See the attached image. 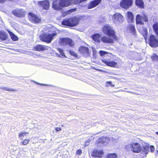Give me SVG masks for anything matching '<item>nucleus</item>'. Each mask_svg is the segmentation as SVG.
Returning a JSON list of instances; mask_svg holds the SVG:
<instances>
[{
	"label": "nucleus",
	"mask_w": 158,
	"mask_h": 158,
	"mask_svg": "<svg viewBox=\"0 0 158 158\" xmlns=\"http://www.w3.org/2000/svg\"><path fill=\"white\" fill-rule=\"evenodd\" d=\"M74 2V0H60L59 5L53 3L54 8L56 10H60L62 7H67L71 5Z\"/></svg>",
	"instance_id": "1"
},
{
	"label": "nucleus",
	"mask_w": 158,
	"mask_h": 158,
	"mask_svg": "<svg viewBox=\"0 0 158 158\" xmlns=\"http://www.w3.org/2000/svg\"><path fill=\"white\" fill-rule=\"evenodd\" d=\"M79 23L78 19L74 17L63 20L62 22V24L63 25L73 27L78 24Z\"/></svg>",
	"instance_id": "2"
},
{
	"label": "nucleus",
	"mask_w": 158,
	"mask_h": 158,
	"mask_svg": "<svg viewBox=\"0 0 158 158\" xmlns=\"http://www.w3.org/2000/svg\"><path fill=\"white\" fill-rule=\"evenodd\" d=\"M102 31L105 35L112 37L115 40L117 39V37L115 35L114 31L111 27L109 25L104 26L102 28Z\"/></svg>",
	"instance_id": "3"
},
{
	"label": "nucleus",
	"mask_w": 158,
	"mask_h": 158,
	"mask_svg": "<svg viewBox=\"0 0 158 158\" xmlns=\"http://www.w3.org/2000/svg\"><path fill=\"white\" fill-rule=\"evenodd\" d=\"M60 43L61 45H69L73 47L74 45V43L70 39L68 38H63L60 39Z\"/></svg>",
	"instance_id": "4"
},
{
	"label": "nucleus",
	"mask_w": 158,
	"mask_h": 158,
	"mask_svg": "<svg viewBox=\"0 0 158 158\" xmlns=\"http://www.w3.org/2000/svg\"><path fill=\"white\" fill-rule=\"evenodd\" d=\"M56 34L53 33L52 34H44L40 36L41 41L47 43H50Z\"/></svg>",
	"instance_id": "5"
},
{
	"label": "nucleus",
	"mask_w": 158,
	"mask_h": 158,
	"mask_svg": "<svg viewBox=\"0 0 158 158\" xmlns=\"http://www.w3.org/2000/svg\"><path fill=\"white\" fill-rule=\"evenodd\" d=\"M127 148H130L131 150L134 152L139 153L141 150L142 148L139 144L137 143H133L127 145Z\"/></svg>",
	"instance_id": "6"
},
{
	"label": "nucleus",
	"mask_w": 158,
	"mask_h": 158,
	"mask_svg": "<svg viewBox=\"0 0 158 158\" xmlns=\"http://www.w3.org/2000/svg\"><path fill=\"white\" fill-rule=\"evenodd\" d=\"M112 19L114 23L119 24L123 22L124 18L121 14L117 13L113 15Z\"/></svg>",
	"instance_id": "7"
},
{
	"label": "nucleus",
	"mask_w": 158,
	"mask_h": 158,
	"mask_svg": "<svg viewBox=\"0 0 158 158\" xmlns=\"http://www.w3.org/2000/svg\"><path fill=\"white\" fill-rule=\"evenodd\" d=\"M142 20L145 22H148V19L147 16L145 14H143L142 15L140 14L137 15L136 18V23L141 25L143 24L144 23Z\"/></svg>",
	"instance_id": "8"
},
{
	"label": "nucleus",
	"mask_w": 158,
	"mask_h": 158,
	"mask_svg": "<svg viewBox=\"0 0 158 158\" xmlns=\"http://www.w3.org/2000/svg\"><path fill=\"white\" fill-rule=\"evenodd\" d=\"M149 42L152 47L155 48L158 46V40L156 36L151 35L149 39Z\"/></svg>",
	"instance_id": "9"
},
{
	"label": "nucleus",
	"mask_w": 158,
	"mask_h": 158,
	"mask_svg": "<svg viewBox=\"0 0 158 158\" xmlns=\"http://www.w3.org/2000/svg\"><path fill=\"white\" fill-rule=\"evenodd\" d=\"M30 20L34 23H39L41 21V19L39 17L35 14L30 13L29 16Z\"/></svg>",
	"instance_id": "10"
},
{
	"label": "nucleus",
	"mask_w": 158,
	"mask_h": 158,
	"mask_svg": "<svg viewBox=\"0 0 158 158\" xmlns=\"http://www.w3.org/2000/svg\"><path fill=\"white\" fill-rule=\"evenodd\" d=\"M132 0H123L120 3L121 7L127 9L132 5Z\"/></svg>",
	"instance_id": "11"
},
{
	"label": "nucleus",
	"mask_w": 158,
	"mask_h": 158,
	"mask_svg": "<svg viewBox=\"0 0 158 158\" xmlns=\"http://www.w3.org/2000/svg\"><path fill=\"white\" fill-rule=\"evenodd\" d=\"M79 50L81 54L86 57L89 56L90 53L88 48L84 46L80 47Z\"/></svg>",
	"instance_id": "12"
},
{
	"label": "nucleus",
	"mask_w": 158,
	"mask_h": 158,
	"mask_svg": "<svg viewBox=\"0 0 158 158\" xmlns=\"http://www.w3.org/2000/svg\"><path fill=\"white\" fill-rule=\"evenodd\" d=\"M12 14L16 17H22L24 15V11L23 9H17L13 10Z\"/></svg>",
	"instance_id": "13"
},
{
	"label": "nucleus",
	"mask_w": 158,
	"mask_h": 158,
	"mask_svg": "<svg viewBox=\"0 0 158 158\" xmlns=\"http://www.w3.org/2000/svg\"><path fill=\"white\" fill-rule=\"evenodd\" d=\"M103 153V152L102 150H98L95 149L92 152V156L95 157H101L102 156Z\"/></svg>",
	"instance_id": "14"
},
{
	"label": "nucleus",
	"mask_w": 158,
	"mask_h": 158,
	"mask_svg": "<svg viewBox=\"0 0 158 158\" xmlns=\"http://www.w3.org/2000/svg\"><path fill=\"white\" fill-rule=\"evenodd\" d=\"M38 4L41 6L44 9L48 10L49 6V3L48 0L39 1Z\"/></svg>",
	"instance_id": "15"
},
{
	"label": "nucleus",
	"mask_w": 158,
	"mask_h": 158,
	"mask_svg": "<svg viewBox=\"0 0 158 158\" xmlns=\"http://www.w3.org/2000/svg\"><path fill=\"white\" fill-rule=\"evenodd\" d=\"M112 38L110 36L109 37L104 36L101 38V40L105 43H113L114 42V39Z\"/></svg>",
	"instance_id": "16"
},
{
	"label": "nucleus",
	"mask_w": 158,
	"mask_h": 158,
	"mask_svg": "<svg viewBox=\"0 0 158 158\" xmlns=\"http://www.w3.org/2000/svg\"><path fill=\"white\" fill-rule=\"evenodd\" d=\"M110 139L108 138L102 137L98 140V144L102 143L104 145H107L109 142Z\"/></svg>",
	"instance_id": "17"
},
{
	"label": "nucleus",
	"mask_w": 158,
	"mask_h": 158,
	"mask_svg": "<svg viewBox=\"0 0 158 158\" xmlns=\"http://www.w3.org/2000/svg\"><path fill=\"white\" fill-rule=\"evenodd\" d=\"M101 2V0H95L91 2L88 6V9H92L99 4Z\"/></svg>",
	"instance_id": "18"
},
{
	"label": "nucleus",
	"mask_w": 158,
	"mask_h": 158,
	"mask_svg": "<svg viewBox=\"0 0 158 158\" xmlns=\"http://www.w3.org/2000/svg\"><path fill=\"white\" fill-rule=\"evenodd\" d=\"M34 48L37 51H44L47 50L48 47L42 45H38L35 46Z\"/></svg>",
	"instance_id": "19"
},
{
	"label": "nucleus",
	"mask_w": 158,
	"mask_h": 158,
	"mask_svg": "<svg viewBox=\"0 0 158 158\" xmlns=\"http://www.w3.org/2000/svg\"><path fill=\"white\" fill-rule=\"evenodd\" d=\"M103 61L107 66L112 67H116L117 66V63L112 60L107 61L104 60Z\"/></svg>",
	"instance_id": "20"
},
{
	"label": "nucleus",
	"mask_w": 158,
	"mask_h": 158,
	"mask_svg": "<svg viewBox=\"0 0 158 158\" xmlns=\"http://www.w3.org/2000/svg\"><path fill=\"white\" fill-rule=\"evenodd\" d=\"M92 38L94 41L97 43H99L101 41L100 35L99 34H96L93 35Z\"/></svg>",
	"instance_id": "21"
},
{
	"label": "nucleus",
	"mask_w": 158,
	"mask_h": 158,
	"mask_svg": "<svg viewBox=\"0 0 158 158\" xmlns=\"http://www.w3.org/2000/svg\"><path fill=\"white\" fill-rule=\"evenodd\" d=\"M127 15L128 22L130 23L133 22L134 20L133 13L131 12H128L127 13Z\"/></svg>",
	"instance_id": "22"
},
{
	"label": "nucleus",
	"mask_w": 158,
	"mask_h": 158,
	"mask_svg": "<svg viewBox=\"0 0 158 158\" xmlns=\"http://www.w3.org/2000/svg\"><path fill=\"white\" fill-rule=\"evenodd\" d=\"M130 31L133 35H135L136 34V31L134 26L130 25L128 27Z\"/></svg>",
	"instance_id": "23"
},
{
	"label": "nucleus",
	"mask_w": 158,
	"mask_h": 158,
	"mask_svg": "<svg viewBox=\"0 0 158 158\" xmlns=\"http://www.w3.org/2000/svg\"><path fill=\"white\" fill-rule=\"evenodd\" d=\"M7 35L6 33L0 31V39L5 40L7 39Z\"/></svg>",
	"instance_id": "24"
},
{
	"label": "nucleus",
	"mask_w": 158,
	"mask_h": 158,
	"mask_svg": "<svg viewBox=\"0 0 158 158\" xmlns=\"http://www.w3.org/2000/svg\"><path fill=\"white\" fill-rule=\"evenodd\" d=\"M135 4L136 5L141 7H143V3L142 0H136Z\"/></svg>",
	"instance_id": "25"
},
{
	"label": "nucleus",
	"mask_w": 158,
	"mask_h": 158,
	"mask_svg": "<svg viewBox=\"0 0 158 158\" xmlns=\"http://www.w3.org/2000/svg\"><path fill=\"white\" fill-rule=\"evenodd\" d=\"M142 34L145 39L146 40L148 35V31L146 28H143Z\"/></svg>",
	"instance_id": "26"
},
{
	"label": "nucleus",
	"mask_w": 158,
	"mask_h": 158,
	"mask_svg": "<svg viewBox=\"0 0 158 158\" xmlns=\"http://www.w3.org/2000/svg\"><path fill=\"white\" fill-rule=\"evenodd\" d=\"M154 31L158 36V23H156L153 26Z\"/></svg>",
	"instance_id": "27"
},
{
	"label": "nucleus",
	"mask_w": 158,
	"mask_h": 158,
	"mask_svg": "<svg viewBox=\"0 0 158 158\" xmlns=\"http://www.w3.org/2000/svg\"><path fill=\"white\" fill-rule=\"evenodd\" d=\"M9 34L11 36V39L14 41H17L18 40L17 37L12 32L10 31Z\"/></svg>",
	"instance_id": "28"
},
{
	"label": "nucleus",
	"mask_w": 158,
	"mask_h": 158,
	"mask_svg": "<svg viewBox=\"0 0 158 158\" xmlns=\"http://www.w3.org/2000/svg\"><path fill=\"white\" fill-rule=\"evenodd\" d=\"M149 149V148L148 146L145 147L143 148L142 151L145 153V155L143 156V157H145L146 156V154L148 153Z\"/></svg>",
	"instance_id": "29"
},
{
	"label": "nucleus",
	"mask_w": 158,
	"mask_h": 158,
	"mask_svg": "<svg viewBox=\"0 0 158 158\" xmlns=\"http://www.w3.org/2000/svg\"><path fill=\"white\" fill-rule=\"evenodd\" d=\"M0 88L1 89H3L4 90L7 91H15V90H14L13 89H11L10 88L7 87H0Z\"/></svg>",
	"instance_id": "30"
},
{
	"label": "nucleus",
	"mask_w": 158,
	"mask_h": 158,
	"mask_svg": "<svg viewBox=\"0 0 158 158\" xmlns=\"http://www.w3.org/2000/svg\"><path fill=\"white\" fill-rule=\"evenodd\" d=\"M76 9H72L70 10H69L65 12L63 14V16H64L66 15H67L68 14H70L71 13H72V12H73L74 11H75Z\"/></svg>",
	"instance_id": "31"
},
{
	"label": "nucleus",
	"mask_w": 158,
	"mask_h": 158,
	"mask_svg": "<svg viewBox=\"0 0 158 158\" xmlns=\"http://www.w3.org/2000/svg\"><path fill=\"white\" fill-rule=\"evenodd\" d=\"M29 133L27 132H25L23 133H20L19 134V137L21 139H23V137L26 135L27 134H28Z\"/></svg>",
	"instance_id": "32"
},
{
	"label": "nucleus",
	"mask_w": 158,
	"mask_h": 158,
	"mask_svg": "<svg viewBox=\"0 0 158 158\" xmlns=\"http://www.w3.org/2000/svg\"><path fill=\"white\" fill-rule=\"evenodd\" d=\"M30 141V140L29 139H25L23 142H21L20 144L21 145H26L29 143Z\"/></svg>",
	"instance_id": "33"
},
{
	"label": "nucleus",
	"mask_w": 158,
	"mask_h": 158,
	"mask_svg": "<svg viewBox=\"0 0 158 158\" xmlns=\"http://www.w3.org/2000/svg\"><path fill=\"white\" fill-rule=\"evenodd\" d=\"M117 156V155L115 153L110 154L107 156V158H115Z\"/></svg>",
	"instance_id": "34"
},
{
	"label": "nucleus",
	"mask_w": 158,
	"mask_h": 158,
	"mask_svg": "<svg viewBox=\"0 0 158 158\" xmlns=\"http://www.w3.org/2000/svg\"><path fill=\"white\" fill-rule=\"evenodd\" d=\"M151 58L153 60H157L158 61V56L155 54H153Z\"/></svg>",
	"instance_id": "35"
},
{
	"label": "nucleus",
	"mask_w": 158,
	"mask_h": 158,
	"mask_svg": "<svg viewBox=\"0 0 158 158\" xmlns=\"http://www.w3.org/2000/svg\"><path fill=\"white\" fill-rule=\"evenodd\" d=\"M69 52L70 54L72 56H76L77 54L73 51L69 50Z\"/></svg>",
	"instance_id": "36"
},
{
	"label": "nucleus",
	"mask_w": 158,
	"mask_h": 158,
	"mask_svg": "<svg viewBox=\"0 0 158 158\" xmlns=\"http://www.w3.org/2000/svg\"><path fill=\"white\" fill-rule=\"evenodd\" d=\"M58 51L60 52V54L62 56H64V53L63 52V51L62 49L60 48L58 49Z\"/></svg>",
	"instance_id": "37"
},
{
	"label": "nucleus",
	"mask_w": 158,
	"mask_h": 158,
	"mask_svg": "<svg viewBox=\"0 0 158 158\" xmlns=\"http://www.w3.org/2000/svg\"><path fill=\"white\" fill-rule=\"evenodd\" d=\"M99 53L100 54V55L101 56H103L105 54H107V53L106 52L102 51H101L99 52Z\"/></svg>",
	"instance_id": "38"
},
{
	"label": "nucleus",
	"mask_w": 158,
	"mask_h": 158,
	"mask_svg": "<svg viewBox=\"0 0 158 158\" xmlns=\"http://www.w3.org/2000/svg\"><path fill=\"white\" fill-rule=\"evenodd\" d=\"M82 153V150L81 149H79L78 150H77L76 152V153L77 154L81 155V154Z\"/></svg>",
	"instance_id": "39"
},
{
	"label": "nucleus",
	"mask_w": 158,
	"mask_h": 158,
	"mask_svg": "<svg viewBox=\"0 0 158 158\" xmlns=\"http://www.w3.org/2000/svg\"><path fill=\"white\" fill-rule=\"evenodd\" d=\"M150 151L152 152H154V150H155V148L153 146H150Z\"/></svg>",
	"instance_id": "40"
},
{
	"label": "nucleus",
	"mask_w": 158,
	"mask_h": 158,
	"mask_svg": "<svg viewBox=\"0 0 158 158\" xmlns=\"http://www.w3.org/2000/svg\"><path fill=\"white\" fill-rule=\"evenodd\" d=\"M110 140L111 141H112L113 142H114V143L117 142V140L116 139L114 138H111Z\"/></svg>",
	"instance_id": "41"
},
{
	"label": "nucleus",
	"mask_w": 158,
	"mask_h": 158,
	"mask_svg": "<svg viewBox=\"0 0 158 158\" xmlns=\"http://www.w3.org/2000/svg\"><path fill=\"white\" fill-rule=\"evenodd\" d=\"M112 82L111 81H108L106 82V86L107 87H108L109 86V85H111L112 84Z\"/></svg>",
	"instance_id": "42"
},
{
	"label": "nucleus",
	"mask_w": 158,
	"mask_h": 158,
	"mask_svg": "<svg viewBox=\"0 0 158 158\" xmlns=\"http://www.w3.org/2000/svg\"><path fill=\"white\" fill-rule=\"evenodd\" d=\"M61 130V128L60 127H56L55 129V130L56 131H59Z\"/></svg>",
	"instance_id": "43"
},
{
	"label": "nucleus",
	"mask_w": 158,
	"mask_h": 158,
	"mask_svg": "<svg viewBox=\"0 0 158 158\" xmlns=\"http://www.w3.org/2000/svg\"><path fill=\"white\" fill-rule=\"evenodd\" d=\"M35 82V83L37 84H38V85H45V84H40V83H38L36 82Z\"/></svg>",
	"instance_id": "44"
},
{
	"label": "nucleus",
	"mask_w": 158,
	"mask_h": 158,
	"mask_svg": "<svg viewBox=\"0 0 158 158\" xmlns=\"http://www.w3.org/2000/svg\"><path fill=\"white\" fill-rule=\"evenodd\" d=\"M5 2V0H0V2L4 3Z\"/></svg>",
	"instance_id": "45"
},
{
	"label": "nucleus",
	"mask_w": 158,
	"mask_h": 158,
	"mask_svg": "<svg viewBox=\"0 0 158 158\" xmlns=\"http://www.w3.org/2000/svg\"><path fill=\"white\" fill-rule=\"evenodd\" d=\"M129 93L133 94H134L135 93L134 92H131V91H129Z\"/></svg>",
	"instance_id": "46"
},
{
	"label": "nucleus",
	"mask_w": 158,
	"mask_h": 158,
	"mask_svg": "<svg viewBox=\"0 0 158 158\" xmlns=\"http://www.w3.org/2000/svg\"><path fill=\"white\" fill-rule=\"evenodd\" d=\"M120 91H123V92H125V90H123V89H121Z\"/></svg>",
	"instance_id": "47"
},
{
	"label": "nucleus",
	"mask_w": 158,
	"mask_h": 158,
	"mask_svg": "<svg viewBox=\"0 0 158 158\" xmlns=\"http://www.w3.org/2000/svg\"><path fill=\"white\" fill-rule=\"evenodd\" d=\"M85 145L87 146L88 145V142H86L85 143Z\"/></svg>",
	"instance_id": "48"
},
{
	"label": "nucleus",
	"mask_w": 158,
	"mask_h": 158,
	"mask_svg": "<svg viewBox=\"0 0 158 158\" xmlns=\"http://www.w3.org/2000/svg\"><path fill=\"white\" fill-rule=\"evenodd\" d=\"M111 86H112V87H114V85H112V84H111Z\"/></svg>",
	"instance_id": "49"
},
{
	"label": "nucleus",
	"mask_w": 158,
	"mask_h": 158,
	"mask_svg": "<svg viewBox=\"0 0 158 158\" xmlns=\"http://www.w3.org/2000/svg\"><path fill=\"white\" fill-rule=\"evenodd\" d=\"M156 134L157 135H158V132H156Z\"/></svg>",
	"instance_id": "50"
},
{
	"label": "nucleus",
	"mask_w": 158,
	"mask_h": 158,
	"mask_svg": "<svg viewBox=\"0 0 158 158\" xmlns=\"http://www.w3.org/2000/svg\"><path fill=\"white\" fill-rule=\"evenodd\" d=\"M156 154L158 155V151H157L156 152Z\"/></svg>",
	"instance_id": "51"
},
{
	"label": "nucleus",
	"mask_w": 158,
	"mask_h": 158,
	"mask_svg": "<svg viewBox=\"0 0 158 158\" xmlns=\"http://www.w3.org/2000/svg\"><path fill=\"white\" fill-rule=\"evenodd\" d=\"M129 91H127L126 92H128V93H129Z\"/></svg>",
	"instance_id": "52"
},
{
	"label": "nucleus",
	"mask_w": 158,
	"mask_h": 158,
	"mask_svg": "<svg viewBox=\"0 0 158 158\" xmlns=\"http://www.w3.org/2000/svg\"><path fill=\"white\" fill-rule=\"evenodd\" d=\"M61 126H62V127H63V126H63V125H61Z\"/></svg>",
	"instance_id": "53"
}]
</instances>
